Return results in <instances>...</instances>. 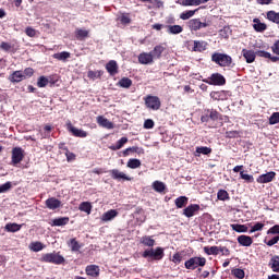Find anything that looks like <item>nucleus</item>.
Wrapping results in <instances>:
<instances>
[{"mask_svg":"<svg viewBox=\"0 0 279 279\" xmlns=\"http://www.w3.org/2000/svg\"><path fill=\"white\" fill-rule=\"evenodd\" d=\"M211 62L218 64V66H232V57L221 52H215L211 56Z\"/></svg>","mask_w":279,"mask_h":279,"instance_id":"1","label":"nucleus"},{"mask_svg":"<svg viewBox=\"0 0 279 279\" xmlns=\"http://www.w3.org/2000/svg\"><path fill=\"white\" fill-rule=\"evenodd\" d=\"M142 256L143 258H149L150 260H162V258L165 257V248L157 247L156 250H146L144 251Z\"/></svg>","mask_w":279,"mask_h":279,"instance_id":"2","label":"nucleus"},{"mask_svg":"<svg viewBox=\"0 0 279 279\" xmlns=\"http://www.w3.org/2000/svg\"><path fill=\"white\" fill-rule=\"evenodd\" d=\"M206 265V258L204 257H192L185 262L186 269H197V267H204Z\"/></svg>","mask_w":279,"mask_h":279,"instance_id":"3","label":"nucleus"},{"mask_svg":"<svg viewBox=\"0 0 279 279\" xmlns=\"http://www.w3.org/2000/svg\"><path fill=\"white\" fill-rule=\"evenodd\" d=\"M45 263H53L54 265H62L64 257L58 253H48L43 256Z\"/></svg>","mask_w":279,"mask_h":279,"instance_id":"4","label":"nucleus"},{"mask_svg":"<svg viewBox=\"0 0 279 279\" xmlns=\"http://www.w3.org/2000/svg\"><path fill=\"white\" fill-rule=\"evenodd\" d=\"M145 106L148 107L150 110H160V98L157 96H147L145 98Z\"/></svg>","mask_w":279,"mask_h":279,"instance_id":"5","label":"nucleus"},{"mask_svg":"<svg viewBox=\"0 0 279 279\" xmlns=\"http://www.w3.org/2000/svg\"><path fill=\"white\" fill-rule=\"evenodd\" d=\"M208 84H211L214 86H223L226 84V77L221 75L220 73H214L209 77Z\"/></svg>","mask_w":279,"mask_h":279,"instance_id":"6","label":"nucleus"},{"mask_svg":"<svg viewBox=\"0 0 279 279\" xmlns=\"http://www.w3.org/2000/svg\"><path fill=\"white\" fill-rule=\"evenodd\" d=\"M24 157H25V155H23V148L15 147V148L12 149V162H13V165H19L20 162H22Z\"/></svg>","mask_w":279,"mask_h":279,"instance_id":"7","label":"nucleus"},{"mask_svg":"<svg viewBox=\"0 0 279 279\" xmlns=\"http://www.w3.org/2000/svg\"><path fill=\"white\" fill-rule=\"evenodd\" d=\"M140 64H154V54L151 52H142L138 56Z\"/></svg>","mask_w":279,"mask_h":279,"instance_id":"8","label":"nucleus"},{"mask_svg":"<svg viewBox=\"0 0 279 279\" xmlns=\"http://www.w3.org/2000/svg\"><path fill=\"white\" fill-rule=\"evenodd\" d=\"M274 178H276V172L270 171V172L259 175L257 178V182H258V184H267L269 182H272Z\"/></svg>","mask_w":279,"mask_h":279,"instance_id":"9","label":"nucleus"},{"mask_svg":"<svg viewBox=\"0 0 279 279\" xmlns=\"http://www.w3.org/2000/svg\"><path fill=\"white\" fill-rule=\"evenodd\" d=\"M206 23H202L198 19H193L189 21V27L192 32H197V29H202V27H207Z\"/></svg>","mask_w":279,"mask_h":279,"instance_id":"10","label":"nucleus"},{"mask_svg":"<svg viewBox=\"0 0 279 279\" xmlns=\"http://www.w3.org/2000/svg\"><path fill=\"white\" fill-rule=\"evenodd\" d=\"M97 123L100 125V128H106V130H113L114 124L110 122V120L104 118V116H98L97 117Z\"/></svg>","mask_w":279,"mask_h":279,"instance_id":"11","label":"nucleus"},{"mask_svg":"<svg viewBox=\"0 0 279 279\" xmlns=\"http://www.w3.org/2000/svg\"><path fill=\"white\" fill-rule=\"evenodd\" d=\"M46 206L49 208V210H56L62 206V202L56 197H50L46 201Z\"/></svg>","mask_w":279,"mask_h":279,"instance_id":"12","label":"nucleus"},{"mask_svg":"<svg viewBox=\"0 0 279 279\" xmlns=\"http://www.w3.org/2000/svg\"><path fill=\"white\" fill-rule=\"evenodd\" d=\"M118 216H119V211H117V209H110L107 213L102 214L100 219L101 221L108 222V221H112V219H114Z\"/></svg>","mask_w":279,"mask_h":279,"instance_id":"13","label":"nucleus"},{"mask_svg":"<svg viewBox=\"0 0 279 279\" xmlns=\"http://www.w3.org/2000/svg\"><path fill=\"white\" fill-rule=\"evenodd\" d=\"M242 54H243V58H245L247 64H252V62L256 60V52H254V50L243 49Z\"/></svg>","mask_w":279,"mask_h":279,"instance_id":"14","label":"nucleus"},{"mask_svg":"<svg viewBox=\"0 0 279 279\" xmlns=\"http://www.w3.org/2000/svg\"><path fill=\"white\" fill-rule=\"evenodd\" d=\"M106 69L110 75H117L119 73V65L117 61L111 60L106 64Z\"/></svg>","mask_w":279,"mask_h":279,"instance_id":"15","label":"nucleus"},{"mask_svg":"<svg viewBox=\"0 0 279 279\" xmlns=\"http://www.w3.org/2000/svg\"><path fill=\"white\" fill-rule=\"evenodd\" d=\"M69 130L72 132L73 136H77L78 138H86L88 136V133L84 130H80L71 124H69Z\"/></svg>","mask_w":279,"mask_h":279,"instance_id":"16","label":"nucleus"},{"mask_svg":"<svg viewBox=\"0 0 279 279\" xmlns=\"http://www.w3.org/2000/svg\"><path fill=\"white\" fill-rule=\"evenodd\" d=\"M199 210V205L197 204H193V205H190L187 206L184 211H183V215H185V217H193L195 215V213H197Z\"/></svg>","mask_w":279,"mask_h":279,"instance_id":"17","label":"nucleus"},{"mask_svg":"<svg viewBox=\"0 0 279 279\" xmlns=\"http://www.w3.org/2000/svg\"><path fill=\"white\" fill-rule=\"evenodd\" d=\"M253 28L255 29V32H259L263 33L267 29V24L260 22V20L258 17H255L253 20Z\"/></svg>","mask_w":279,"mask_h":279,"instance_id":"18","label":"nucleus"},{"mask_svg":"<svg viewBox=\"0 0 279 279\" xmlns=\"http://www.w3.org/2000/svg\"><path fill=\"white\" fill-rule=\"evenodd\" d=\"M238 243H240V245H243V247H250V245H252L254 241L250 235H240L238 236Z\"/></svg>","mask_w":279,"mask_h":279,"instance_id":"19","label":"nucleus"},{"mask_svg":"<svg viewBox=\"0 0 279 279\" xmlns=\"http://www.w3.org/2000/svg\"><path fill=\"white\" fill-rule=\"evenodd\" d=\"M87 276H92V278H97L99 276V266L89 265L85 269Z\"/></svg>","mask_w":279,"mask_h":279,"instance_id":"20","label":"nucleus"},{"mask_svg":"<svg viewBox=\"0 0 279 279\" xmlns=\"http://www.w3.org/2000/svg\"><path fill=\"white\" fill-rule=\"evenodd\" d=\"M111 177L113 180H126V181L132 180V178L126 177L125 173L119 171L118 169L111 170Z\"/></svg>","mask_w":279,"mask_h":279,"instance_id":"21","label":"nucleus"},{"mask_svg":"<svg viewBox=\"0 0 279 279\" xmlns=\"http://www.w3.org/2000/svg\"><path fill=\"white\" fill-rule=\"evenodd\" d=\"M163 52H165V46L162 45L155 46L153 51H150V53L153 54V59L156 58L157 60H160V58H162Z\"/></svg>","mask_w":279,"mask_h":279,"instance_id":"22","label":"nucleus"},{"mask_svg":"<svg viewBox=\"0 0 279 279\" xmlns=\"http://www.w3.org/2000/svg\"><path fill=\"white\" fill-rule=\"evenodd\" d=\"M89 34H90V31H86L83 28L75 29V38L77 40H84V39L88 38Z\"/></svg>","mask_w":279,"mask_h":279,"instance_id":"23","label":"nucleus"},{"mask_svg":"<svg viewBox=\"0 0 279 279\" xmlns=\"http://www.w3.org/2000/svg\"><path fill=\"white\" fill-rule=\"evenodd\" d=\"M142 245H145L146 247H154L156 245V240L151 239L149 235H145L141 238Z\"/></svg>","mask_w":279,"mask_h":279,"instance_id":"24","label":"nucleus"},{"mask_svg":"<svg viewBox=\"0 0 279 279\" xmlns=\"http://www.w3.org/2000/svg\"><path fill=\"white\" fill-rule=\"evenodd\" d=\"M206 47H208V44L206 41H194V47H193V51H206Z\"/></svg>","mask_w":279,"mask_h":279,"instance_id":"25","label":"nucleus"},{"mask_svg":"<svg viewBox=\"0 0 279 279\" xmlns=\"http://www.w3.org/2000/svg\"><path fill=\"white\" fill-rule=\"evenodd\" d=\"M78 210H81L82 213H86L87 215H90L93 210V205L88 202H83L80 204Z\"/></svg>","mask_w":279,"mask_h":279,"instance_id":"26","label":"nucleus"},{"mask_svg":"<svg viewBox=\"0 0 279 279\" xmlns=\"http://www.w3.org/2000/svg\"><path fill=\"white\" fill-rule=\"evenodd\" d=\"M153 189H154V191H156V193H165L167 185H165V183L161 181H155L153 183Z\"/></svg>","mask_w":279,"mask_h":279,"instance_id":"27","label":"nucleus"},{"mask_svg":"<svg viewBox=\"0 0 279 279\" xmlns=\"http://www.w3.org/2000/svg\"><path fill=\"white\" fill-rule=\"evenodd\" d=\"M177 208H184L189 204V197L180 196L174 201Z\"/></svg>","mask_w":279,"mask_h":279,"instance_id":"28","label":"nucleus"},{"mask_svg":"<svg viewBox=\"0 0 279 279\" xmlns=\"http://www.w3.org/2000/svg\"><path fill=\"white\" fill-rule=\"evenodd\" d=\"M54 60H60L62 62H65L66 60H69V58H71V53L68 51H63V52H58L53 54Z\"/></svg>","mask_w":279,"mask_h":279,"instance_id":"29","label":"nucleus"},{"mask_svg":"<svg viewBox=\"0 0 279 279\" xmlns=\"http://www.w3.org/2000/svg\"><path fill=\"white\" fill-rule=\"evenodd\" d=\"M266 16L268 21H271V23H276L277 25H279V13H277L276 11H268Z\"/></svg>","mask_w":279,"mask_h":279,"instance_id":"30","label":"nucleus"},{"mask_svg":"<svg viewBox=\"0 0 279 279\" xmlns=\"http://www.w3.org/2000/svg\"><path fill=\"white\" fill-rule=\"evenodd\" d=\"M201 154L208 156V154H213V148L206 146L196 147L195 156H199Z\"/></svg>","mask_w":279,"mask_h":279,"instance_id":"31","label":"nucleus"},{"mask_svg":"<svg viewBox=\"0 0 279 279\" xmlns=\"http://www.w3.org/2000/svg\"><path fill=\"white\" fill-rule=\"evenodd\" d=\"M125 143H128V137H121L117 142V145L110 146V149H112V151H117V150L121 149V147H123V145H125Z\"/></svg>","mask_w":279,"mask_h":279,"instance_id":"32","label":"nucleus"},{"mask_svg":"<svg viewBox=\"0 0 279 279\" xmlns=\"http://www.w3.org/2000/svg\"><path fill=\"white\" fill-rule=\"evenodd\" d=\"M204 252H205V254H207L208 256H210V255H215V256H217V254H219V246H210V247H208V246H205L204 247Z\"/></svg>","mask_w":279,"mask_h":279,"instance_id":"33","label":"nucleus"},{"mask_svg":"<svg viewBox=\"0 0 279 279\" xmlns=\"http://www.w3.org/2000/svg\"><path fill=\"white\" fill-rule=\"evenodd\" d=\"M66 223H69V217L56 218L52 221V226H57V227L66 226Z\"/></svg>","mask_w":279,"mask_h":279,"instance_id":"34","label":"nucleus"},{"mask_svg":"<svg viewBox=\"0 0 279 279\" xmlns=\"http://www.w3.org/2000/svg\"><path fill=\"white\" fill-rule=\"evenodd\" d=\"M195 12H197V10L185 11V12L180 14V19L182 21H189V19H191L192 16H195Z\"/></svg>","mask_w":279,"mask_h":279,"instance_id":"35","label":"nucleus"},{"mask_svg":"<svg viewBox=\"0 0 279 279\" xmlns=\"http://www.w3.org/2000/svg\"><path fill=\"white\" fill-rule=\"evenodd\" d=\"M168 32L169 34H182L183 28L180 25H169Z\"/></svg>","mask_w":279,"mask_h":279,"instance_id":"36","label":"nucleus"},{"mask_svg":"<svg viewBox=\"0 0 279 279\" xmlns=\"http://www.w3.org/2000/svg\"><path fill=\"white\" fill-rule=\"evenodd\" d=\"M19 230H21V225L19 223H8L5 226L7 232H19Z\"/></svg>","mask_w":279,"mask_h":279,"instance_id":"37","label":"nucleus"},{"mask_svg":"<svg viewBox=\"0 0 279 279\" xmlns=\"http://www.w3.org/2000/svg\"><path fill=\"white\" fill-rule=\"evenodd\" d=\"M69 246L71 247L72 252H80L82 245H80V242L75 239H71Z\"/></svg>","mask_w":279,"mask_h":279,"instance_id":"38","label":"nucleus"},{"mask_svg":"<svg viewBox=\"0 0 279 279\" xmlns=\"http://www.w3.org/2000/svg\"><path fill=\"white\" fill-rule=\"evenodd\" d=\"M126 167H129V169H138V167H141V161L138 159H130Z\"/></svg>","mask_w":279,"mask_h":279,"instance_id":"39","label":"nucleus"},{"mask_svg":"<svg viewBox=\"0 0 279 279\" xmlns=\"http://www.w3.org/2000/svg\"><path fill=\"white\" fill-rule=\"evenodd\" d=\"M271 269L279 274V256H274L271 258Z\"/></svg>","mask_w":279,"mask_h":279,"instance_id":"40","label":"nucleus"},{"mask_svg":"<svg viewBox=\"0 0 279 279\" xmlns=\"http://www.w3.org/2000/svg\"><path fill=\"white\" fill-rule=\"evenodd\" d=\"M119 85L121 88H130V86H132V80L123 77L120 80Z\"/></svg>","mask_w":279,"mask_h":279,"instance_id":"41","label":"nucleus"},{"mask_svg":"<svg viewBox=\"0 0 279 279\" xmlns=\"http://www.w3.org/2000/svg\"><path fill=\"white\" fill-rule=\"evenodd\" d=\"M218 199L221 202H226V199H230V196L226 190H219L217 194Z\"/></svg>","mask_w":279,"mask_h":279,"instance_id":"42","label":"nucleus"},{"mask_svg":"<svg viewBox=\"0 0 279 279\" xmlns=\"http://www.w3.org/2000/svg\"><path fill=\"white\" fill-rule=\"evenodd\" d=\"M231 228L234 232H247V226L245 225H231Z\"/></svg>","mask_w":279,"mask_h":279,"instance_id":"43","label":"nucleus"},{"mask_svg":"<svg viewBox=\"0 0 279 279\" xmlns=\"http://www.w3.org/2000/svg\"><path fill=\"white\" fill-rule=\"evenodd\" d=\"M43 248L44 246L40 242H33L29 245V250H32V252H40Z\"/></svg>","mask_w":279,"mask_h":279,"instance_id":"44","label":"nucleus"},{"mask_svg":"<svg viewBox=\"0 0 279 279\" xmlns=\"http://www.w3.org/2000/svg\"><path fill=\"white\" fill-rule=\"evenodd\" d=\"M11 82H23V73H21L20 71L14 72L11 76Z\"/></svg>","mask_w":279,"mask_h":279,"instance_id":"45","label":"nucleus"},{"mask_svg":"<svg viewBox=\"0 0 279 279\" xmlns=\"http://www.w3.org/2000/svg\"><path fill=\"white\" fill-rule=\"evenodd\" d=\"M47 84H49V78L45 77V76H40L38 78V82H37V86L39 88H45V86H47Z\"/></svg>","mask_w":279,"mask_h":279,"instance_id":"46","label":"nucleus"},{"mask_svg":"<svg viewBox=\"0 0 279 279\" xmlns=\"http://www.w3.org/2000/svg\"><path fill=\"white\" fill-rule=\"evenodd\" d=\"M232 274H233V276H235V278H239V279L245 278V271L241 268H236V269L232 270Z\"/></svg>","mask_w":279,"mask_h":279,"instance_id":"47","label":"nucleus"},{"mask_svg":"<svg viewBox=\"0 0 279 279\" xmlns=\"http://www.w3.org/2000/svg\"><path fill=\"white\" fill-rule=\"evenodd\" d=\"M276 123H279V112H274L269 118L270 125H276Z\"/></svg>","mask_w":279,"mask_h":279,"instance_id":"48","label":"nucleus"},{"mask_svg":"<svg viewBox=\"0 0 279 279\" xmlns=\"http://www.w3.org/2000/svg\"><path fill=\"white\" fill-rule=\"evenodd\" d=\"M182 5H202V0H183Z\"/></svg>","mask_w":279,"mask_h":279,"instance_id":"49","label":"nucleus"},{"mask_svg":"<svg viewBox=\"0 0 279 279\" xmlns=\"http://www.w3.org/2000/svg\"><path fill=\"white\" fill-rule=\"evenodd\" d=\"M25 34L26 36H28L29 38H36V34H37V31L34 29L33 27H26L25 29Z\"/></svg>","mask_w":279,"mask_h":279,"instance_id":"50","label":"nucleus"},{"mask_svg":"<svg viewBox=\"0 0 279 279\" xmlns=\"http://www.w3.org/2000/svg\"><path fill=\"white\" fill-rule=\"evenodd\" d=\"M263 228H265V225L263 222H256L250 232H259L260 230H263Z\"/></svg>","mask_w":279,"mask_h":279,"instance_id":"51","label":"nucleus"},{"mask_svg":"<svg viewBox=\"0 0 279 279\" xmlns=\"http://www.w3.org/2000/svg\"><path fill=\"white\" fill-rule=\"evenodd\" d=\"M11 189H12V183L7 182V183L0 185V193H8V191H10Z\"/></svg>","mask_w":279,"mask_h":279,"instance_id":"52","label":"nucleus"},{"mask_svg":"<svg viewBox=\"0 0 279 279\" xmlns=\"http://www.w3.org/2000/svg\"><path fill=\"white\" fill-rule=\"evenodd\" d=\"M242 180L246 182H254V177L252 174H244L243 171L240 172Z\"/></svg>","mask_w":279,"mask_h":279,"instance_id":"53","label":"nucleus"},{"mask_svg":"<svg viewBox=\"0 0 279 279\" xmlns=\"http://www.w3.org/2000/svg\"><path fill=\"white\" fill-rule=\"evenodd\" d=\"M208 112L211 121H217V119H219V112H217V110H210Z\"/></svg>","mask_w":279,"mask_h":279,"instance_id":"54","label":"nucleus"},{"mask_svg":"<svg viewBox=\"0 0 279 279\" xmlns=\"http://www.w3.org/2000/svg\"><path fill=\"white\" fill-rule=\"evenodd\" d=\"M121 23H123V25H130V23H132V20L130 19V16L123 14L120 17Z\"/></svg>","mask_w":279,"mask_h":279,"instance_id":"55","label":"nucleus"},{"mask_svg":"<svg viewBox=\"0 0 279 279\" xmlns=\"http://www.w3.org/2000/svg\"><path fill=\"white\" fill-rule=\"evenodd\" d=\"M257 56H259V58H271V53L265 51V50H259L256 52Z\"/></svg>","mask_w":279,"mask_h":279,"instance_id":"56","label":"nucleus"},{"mask_svg":"<svg viewBox=\"0 0 279 279\" xmlns=\"http://www.w3.org/2000/svg\"><path fill=\"white\" fill-rule=\"evenodd\" d=\"M144 128L145 130H151V128H154V120L148 119L144 122Z\"/></svg>","mask_w":279,"mask_h":279,"instance_id":"57","label":"nucleus"},{"mask_svg":"<svg viewBox=\"0 0 279 279\" xmlns=\"http://www.w3.org/2000/svg\"><path fill=\"white\" fill-rule=\"evenodd\" d=\"M87 77H89V80H97V77H99V72L88 71Z\"/></svg>","mask_w":279,"mask_h":279,"instance_id":"58","label":"nucleus"},{"mask_svg":"<svg viewBox=\"0 0 279 279\" xmlns=\"http://www.w3.org/2000/svg\"><path fill=\"white\" fill-rule=\"evenodd\" d=\"M268 234H279V225H276L274 227H271L268 232Z\"/></svg>","mask_w":279,"mask_h":279,"instance_id":"59","label":"nucleus"},{"mask_svg":"<svg viewBox=\"0 0 279 279\" xmlns=\"http://www.w3.org/2000/svg\"><path fill=\"white\" fill-rule=\"evenodd\" d=\"M279 241V235H276L275 238H272L271 240H269L268 242H266V244L271 247L272 245H276V243H278Z\"/></svg>","mask_w":279,"mask_h":279,"instance_id":"60","label":"nucleus"},{"mask_svg":"<svg viewBox=\"0 0 279 279\" xmlns=\"http://www.w3.org/2000/svg\"><path fill=\"white\" fill-rule=\"evenodd\" d=\"M0 48L3 49V51H10V49H12V46L5 41H2Z\"/></svg>","mask_w":279,"mask_h":279,"instance_id":"61","label":"nucleus"},{"mask_svg":"<svg viewBox=\"0 0 279 279\" xmlns=\"http://www.w3.org/2000/svg\"><path fill=\"white\" fill-rule=\"evenodd\" d=\"M173 263H182V255L180 253H175L172 257Z\"/></svg>","mask_w":279,"mask_h":279,"instance_id":"62","label":"nucleus"},{"mask_svg":"<svg viewBox=\"0 0 279 279\" xmlns=\"http://www.w3.org/2000/svg\"><path fill=\"white\" fill-rule=\"evenodd\" d=\"M24 75H26L27 77H32L34 75V69L32 68H26L24 70Z\"/></svg>","mask_w":279,"mask_h":279,"instance_id":"63","label":"nucleus"},{"mask_svg":"<svg viewBox=\"0 0 279 279\" xmlns=\"http://www.w3.org/2000/svg\"><path fill=\"white\" fill-rule=\"evenodd\" d=\"M272 51H274V53L279 56V40L274 44Z\"/></svg>","mask_w":279,"mask_h":279,"instance_id":"64","label":"nucleus"}]
</instances>
